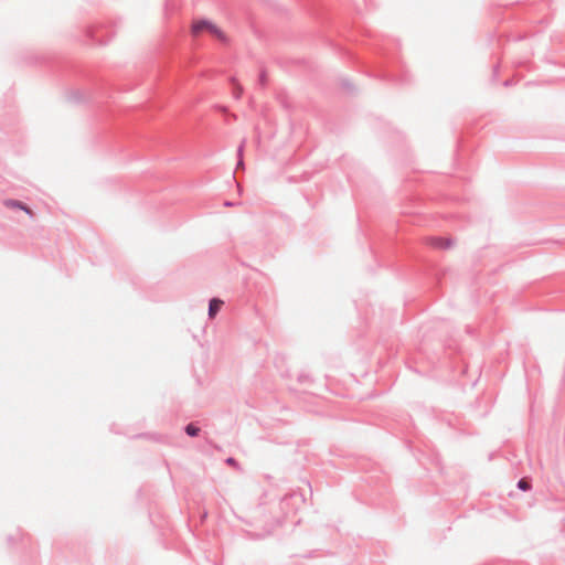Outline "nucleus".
Here are the masks:
<instances>
[{"instance_id":"obj_5","label":"nucleus","mask_w":565,"mask_h":565,"mask_svg":"<svg viewBox=\"0 0 565 565\" xmlns=\"http://www.w3.org/2000/svg\"><path fill=\"white\" fill-rule=\"evenodd\" d=\"M185 431L190 436H196L199 434L200 429L198 427H195L194 425L189 424L185 428Z\"/></svg>"},{"instance_id":"obj_1","label":"nucleus","mask_w":565,"mask_h":565,"mask_svg":"<svg viewBox=\"0 0 565 565\" xmlns=\"http://www.w3.org/2000/svg\"><path fill=\"white\" fill-rule=\"evenodd\" d=\"M204 32L211 34L212 36H214L215 39H217L222 42L226 41L225 33L213 21L207 20V19L193 20L192 24H191V34L193 36H200Z\"/></svg>"},{"instance_id":"obj_4","label":"nucleus","mask_w":565,"mask_h":565,"mask_svg":"<svg viewBox=\"0 0 565 565\" xmlns=\"http://www.w3.org/2000/svg\"><path fill=\"white\" fill-rule=\"evenodd\" d=\"M222 305H223V301L220 300V299H216V298H214V299H212L210 301V307H209V316H210V318H214L215 317V315L221 309Z\"/></svg>"},{"instance_id":"obj_3","label":"nucleus","mask_w":565,"mask_h":565,"mask_svg":"<svg viewBox=\"0 0 565 565\" xmlns=\"http://www.w3.org/2000/svg\"><path fill=\"white\" fill-rule=\"evenodd\" d=\"M4 205L8 209H20V210L24 211L28 215L33 216V211L20 201L6 200Z\"/></svg>"},{"instance_id":"obj_2","label":"nucleus","mask_w":565,"mask_h":565,"mask_svg":"<svg viewBox=\"0 0 565 565\" xmlns=\"http://www.w3.org/2000/svg\"><path fill=\"white\" fill-rule=\"evenodd\" d=\"M428 244L435 248L447 249L452 245V242L447 237H431L428 239Z\"/></svg>"},{"instance_id":"obj_7","label":"nucleus","mask_w":565,"mask_h":565,"mask_svg":"<svg viewBox=\"0 0 565 565\" xmlns=\"http://www.w3.org/2000/svg\"><path fill=\"white\" fill-rule=\"evenodd\" d=\"M242 90H243L242 87L239 85H237V87H236V97L237 98L241 96Z\"/></svg>"},{"instance_id":"obj_6","label":"nucleus","mask_w":565,"mask_h":565,"mask_svg":"<svg viewBox=\"0 0 565 565\" xmlns=\"http://www.w3.org/2000/svg\"><path fill=\"white\" fill-rule=\"evenodd\" d=\"M518 487L523 491H527L531 488V484L525 478H523L518 482Z\"/></svg>"}]
</instances>
